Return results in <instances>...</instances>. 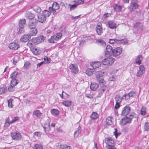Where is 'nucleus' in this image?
I'll return each mask as SVG.
<instances>
[{
  "mask_svg": "<svg viewBox=\"0 0 149 149\" xmlns=\"http://www.w3.org/2000/svg\"><path fill=\"white\" fill-rule=\"evenodd\" d=\"M104 74V72H97L96 73V78L100 84V89L102 91H101L102 94L104 92L107 88L106 86L105 85V81L103 78Z\"/></svg>",
  "mask_w": 149,
  "mask_h": 149,
  "instance_id": "f257e3e1",
  "label": "nucleus"
},
{
  "mask_svg": "<svg viewBox=\"0 0 149 149\" xmlns=\"http://www.w3.org/2000/svg\"><path fill=\"white\" fill-rule=\"evenodd\" d=\"M115 59L111 57H109L103 59L102 63L105 65H112L114 62Z\"/></svg>",
  "mask_w": 149,
  "mask_h": 149,
  "instance_id": "f03ea898",
  "label": "nucleus"
},
{
  "mask_svg": "<svg viewBox=\"0 0 149 149\" xmlns=\"http://www.w3.org/2000/svg\"><path fill=\"white\" fill-rule=\"evenodd\" d=\"M122 52V49L120 47H118L116 48L113 49L111 55L114 57H116L120 55Z\"/></svg>",
  "mask_w": 149,
  "mask_h": 149,
  "instance_id": "7ed1b4c3",
  "label": "nucleus"
},
{
  "mask_svg": "<svg viewBox=\"0 0 149 149\" xmlns=\"http://www.w3.org/2000/svg\"><path fill=\"white\" fill-rule=\"evenodd\" d=\"M131 110V107L129 105H126L122 109L121 115L125 116L128 115Z\"/></svg>",
  "mask_w": 149,
  "mask_h": 149,
  "instance_id": "20e7f679",
  "label": "nucleus"
},
{
  "mask_svg": "<svg viewBox=\"0 0 149 149\" xmlns=\"http://www.w3.org/2000/svg\"><path fill=\"white\" fill-rule=\"evenodd\" d=\"M131 121V118H129L128 116H126L121 120L120 123L123 125H125L127 124L130 123Z\"/></svg>",
  "mask_w": 149,
  "mask_h": 149,
  "instance_id": "39448f33",
  "label": "nucleus"
},
{
  "mask_svg": "<svg viewBox=\"0 0 149 149\" xmlns=\"http://www.w3.org/2000/svg\"><path fill=\"white\" fill-rule=\"evenodd\" d=\"M11 136L13 140H19L21 139V135L20 133L17 132H13L11 133Z\"/></svg>",
  "mask_w": 149,
  "mask_h": 149,
  "instance_id": "423d86ee",
  "label": "nucleus"
},
{
  "mask_svg": "<svg viewBox=\"0 0 149 149\" xmlns=\"http://www.w3.org/2000/svg\"><path fill=\"white\" fill-rule=\"evenodd\" d=\"M38 21L35 18L29 20L28 26L30 28H33L35 27L37 24Z\"/></svg>",
  "mask_w": 149,
  "mask_h": 149,
  "instance_id": "0eeeda50",
  "label": "nucleus"
},
{
  "mask_svg": "<svg viewBox=\"0 0 149 149\" xmlns=\"http://www.w3.org/2000/svg\"><path fill=\"white\" fill-rule=\"evenodd\" d=\"M96 30L97 33L99 35L102 34L103 33V28L101 23H98L96 27Z\"/></svg>",
  "mask_w": 149,
  "mask_h": 149,
  "instance_id": "6e6552de",
  "label": "nucleus"
},
{
  "mask_svg": "<svg viewBox=\"0 0 149 149\" xmlns=\"http://www.w3.org/2000/svg\"><path fill=\"white\" fill-rule=\"evenodd\" d=\"M69 68L72 73L75 74L78 73V70L77 66V65L71 64L70 65Z\"/></svg>",
  "mask_w": 149,
  "mask_h": 149,
  "instance_id": "1a4fd4ad",
  "label": "nucleus"
},
{
  "mask_svg": "<svg viewBox=\"0 0 149 149\" xmlns=\"http://www.w3.org/2000/svg\"><path fill=\"white\" fill-rule=\"evenodd\" d=\"M31 37L29 34H25L21 37L20 39V41L23 42H26L30 39Z\"/></svg>",
  "mask_w": 149,
  "mask_h": 149,
  "instance_id": "9d476101",
  "label": "nucleus"
},
{
  "mask_svg": "<svg viewBox=\"0 0 149 149\" xmlns=\"http://www.w3.org/2000/svg\"><path fill=\"white\" fill-rule=\"evenodd\" d=\"M113 49V47L109 45H107L106 47V55L111 56V54Z\"/></svg>",
  "mask_w": 149,
  "mask_h": 149,
  "instance_id": "9b49d317",
  "label": "nucleus"
},
{
  "mask_svg": "<svg viewBox=\"0 0 149 149\" xmlns=\"http://www.w3.org/2000/svg\"><path fill=\"white\" fill-rule=\"evenodd\" d=\"M19 47V46L18 44L15 42L11 43L9 46V48L12 50H16Z\"/></svg>",
  "mask_w": 149,
  "mask_h": 149,
  "instance_id": "f8f14e48",
  "label": "nucleus"
},
{
  "mask_svg": "<svg viewBox=\"0 0 149 149\" xmlns=\"http://www.w3.org/2000/svg\"><path fill=\"white\" fill-rule=\"evenodd\" d=\"M138 5L137 3L132 2L130 5V11H132L135 10L136 9L138 8Z\"/></svg>",
  "mask_w": 149,
  "mask_h": 149,
  "instance_id": "ddd939ff",
  "label": "nucleus"
},
{
  "mask_svg": "<svg viewBox=\"0 0 149 149\" xmlns=\"http://www.w3.org/2000/svg\"><path fill=\"white\" fill-rule=\"evenodd\" d=\"M128 118L131 119L132 121L133 120L134 122L137 121L138 120V117L136 114L134 112H132L129 115Z\"/></svg>",
  "mask_w": 149,
  "mask_h": 149,
  "instance_id": "4468645a",
  "label": "nucleus"
},
{
  "mask_svg": "<svg viewBox=\"0 0 149 149\" xmlns=\"http://www.w3.org/2000/svg\"><path fill=\"white\" fill-rule=\"evenodd\" d=\"M38 17V21L42 23H44L45 22L46 18L42 15H39Z\"/></svg>",
  "mask_w": 149,
  "mask_h": 149,
  "instance_id": "2eb2a0df",
  "label": "nucleus"
},
{
  "mask_svg": "<svg viewBox=\"0 0 149 149\" xmlns=\"http://www.w3.org/2000/svg\"><path fill=\"white\" fill-rule=\"evenodd\" d=\"M25 16L26 19H29V20L32 19H33L35 18L34 17V15L29 12H26L25 15Z\"/></svg>",
  "mask_w": 149,
  "mask_h": 149,
  "instance_id": "dca6fc26",
  "label": "nucleus"
},
{
  "mask_svg": "<svg viewBox=\"0 0 149 149\" xmlns=\"http://www.w3.org/2000/svg\"><path fill=\"white\" fill-rule=\"evenodd\" d=\"M109 27L111 29H115L116 27V23L112 20H109L108 22Z\"/></svg>",
  "mask_w": 149,
  "mask_h": 149,
  "instance_id": "f3484780",
  "label": "nucleus"
},
{
  "mask_svg": "<svg viewBox=\"0 0 149 149\" xmlns=\"http://www.w3.org/2000/svg\"><path fill=\"white\" fill-rule=\"evenodd\" d=\"M16 32V33L18 35H20L22 33H24L25 32L24 28L19 26L17 28Z\"/></svg>",
  "mask_w": 149,
  "mask_h": 149,
  "instance_id": "a211bd4d",
  "label": "nucleus"
},
{
  "mask_svg": "<svg viewBox=\"0 0 149 149\" xmlns=\"http://www.w3.org/2000/svg\"><path fill=\"white\" fill-rule=\"evenodd\" d=\"M58 40L57 38V37L55 35L52 36L51 38L48 40V41L50 43H55Z\"/></svg>",
  "mask_w": 149,
  "mask_h": 149,
  "instance_id": "6ab92c4d",
  "label": "nucleus"
},
{
  "mask_svg": "<svg viewBox=\"0 0 149 149\" xmlns=\"http://www.w3.org/2000/svg\"><path fill=\"white\" fill-rule=\"evenodd\" d=\"M99 87L98 84L95 83H91L90 86V88L93 91L96 90Z\"/></svg>",
  "mask_w": 149,
  "mask_h": 149,
  "instance_id": "aec40b11",
  "label": "nucleus"
},
{
  "mask_svg": "<svg viewBox=\"0 0 149 149\" xmlns=\"http://www.w3.org/2000/svg\"><path fill=\"white\" fill-rule=\"evenodd\" d=\"M30 29L31 30L30 31V33L29 34V35L31 36H36L38 32L37 29L35 27Z\"/></svg>",
  "mask_w": 149,
  "mask_h": 149,
  "instance_id": "412c9836",
  "label": "nucleus"
},
{
  "mask_svg": "<svg viewBox=\"0 0 149 149\" xmlns=\"http://www.w3.org/2000/svg\"><path fill=\"white\" fill-rule=\"evenodd\" d=\"M121 41V40H118L117 39H110L109 40V42L110 44H118V43H120V42Z\"/></svg>",
  "mask_w": 149,
  "mask_h": 149,
  "instance_id": "4be33fe9",
  "label": "nucleus"
},
{
  "mask_svg": "<svg viewBox=\"0 0 149 149\" xmlns=\"http://www.w3.org/2000/svg\"><path fill=\"white\" fill-rule=\"evenodd\" d=\"M62 33H64V34H65L66 33V31L65 30H62L61 32L57 33L56 35H55L57 37V38L58 40L61 38L62 36Z\"/></svg>",
  "mask_w": 149,
  "mask_h": 149,
  "instance_id": "5701e85b",
  "label": "nucleus"
},
{
  "mask_svg": "<svg viewBox=\"0 0 149 149\" xmlns=\"http://www.w3.org/2000/svg\"><path fill=\"white\" fill-rule=\"evenodd\" d=\"M113 120V118L111 117H109L107 118L106 123L109 125H111L113 124L112 120Z\"/></svg>",
  "mask_w": 149,
  "mask_h": 149,
  "instance_id": "b1692460",
  "label": "nucleus"
},
{
  "mask_svg": "<svg viewBox=\"0 0 149 149\" xmlns=\"http://www.w3.org/2000/svg\"><path fill=\"white\" fill-rule=\"evenodd\" d=\"M26 24V21L25 19H22L19 22V26L23 27L24 28V26Z\"/></svg>",
  "mask_w": 149,
  "mask_h": 149,
  "instance_id": "393cba45",
  "label": "nucleus"
},
{
  "mask_svg": "<svg viewBox=\"0 0 149 149\" xmlns=\"http://www.w3.org/2000/svg\"><path fill=\"white\" fill-rule=\"evenodd\" d=\"M123 97L120 96L119 95H116L115 98L116 102L120 103Z\"/></svg>",
  "mask_w": 149,
  "mask_h": 149,
  "instance_id": "a878e982",
  "label": "nucleus"
},
{
  "mask_svg": "<svg viewBox=\"0 0 149 149\" xmlns=\"http://www.w3.org/2000/svg\"><path fill=\"white\" fill-rule=\"evenodd\" d=\"M51 113L53 115L57 116L59 114V111L57 109H53L51 110Z\"/></svg>",
  "mask_w": 149,
  "mask_h": 149,
  "instance_id": "bb28decb",
  "label": "nucleus"
},
{
  "mask_svg": "<svg viewBox=\"0 0 149 149\" xmlns=\"http://www.w3.org/2000/svg\"><path fill=\"white\" fill-rule=\"evenodd\" d=\"M27 45L30 48V49L32 50L33 48H34V47L35 45L33 42L31 40L27 43Z\"/></svg>",
  "mask_w": 149,
  "mask_h": 149,
  "instance_id": "cd10ccee",
  "label": "nucleus"
},
{
  "mask_svg": "<svg viewBox=\"0 0 149 149\" xmlns=\"http://www.w3.org/2000/svg\"><path fill=\"white\" fill-rule=\"evenodd\" d=\"M44 131L46 134H48L49 133V131L50 130L49 125H48L47 126H43Z\"/></svg>",
  "mask_w": 149,
  "mask_h": 149,
  "instance_id": "c85d7f7f",
  "label": "nucleus"
},
{
  "mask_svg": "<svg viewBox=\"0 0 149 149\" xmlns=\"http://www.w3.org/2000/svg\"><path fill=\"white\" fill-rule=\"evenodd\" d=\"M99 116V115L96 112H93L90 116V118L93 119L95 120Z\"/></svg>",
  "mask_w": 149,
  "mask_h": 149,
  "instance_id": "c756f323",
  "label": "nucleus"
},
{
  "mask_svg": "<svg viewBox=\"0 0 149 149\" xmlns=\"http://www.w3.org/2000/svg\"><path fill=\"white\" fill-rule=\"evenodd\" d=\"M49 8H52L53 9L58 10L59 8V5L57 2H55L53 3L52 7Z\"/></svg>",
  "mask_w": 149,
  "mask_h": 149,
  "instance_id": "7c9ffc66",
  "label": "nucleus"
},
{
  "mask_svg": "<svg viewBox=\"0 0 149 149\" xmlns=\"http://www.w3.org/2000/svg\"><path fill=\"white\" fill-rule=\"evenodd\" d=\"M33 114L37 117L40 118L42 116V113L40 112L39 110H37L33 112Z\"/></svg>",
  "mask_w": 149,
  "mask_h": 149,
  "instance_id": "2f4dec72",
  "label": "nucleus"
},
{
  "mask_svg": "<svg viewBox=\"0 0 149 149\" xmlns=\"http://www.w3.org/2000/svg\"><path fill=\"white\" fill-rule=\"evenodd\" d=\"M32 9L33 10L38 13H40L41 11L40 8L37 6H35L32 8Z\"/></svg>",
  "mask_w": 149,
  "mask_h": 149,
  "instance_id": "473e14b6",
  "label": "nucleus"
},
{
  "mask_svg": "<svg viewBox=\"0 0 149 149\" xmlns=\"http://www.w3.org/2000/svg\"><path fill=\"white\" fill-rule=\"evenodd\" d=\"M42 15L46 18L47 17H48L50 15L51 13L49 11L45 10L43 11Z\"/></svg>",
  "mask_w": 149,
  "mask_h": 149,
  "instance_id": "72a5a7b5",
  "label": "nucleus"
},
{
  "mask_svg": "<svg viewBox=\"0 0 149 149\" xmlns=\"http://www.w3.org/2000/svg\"><path fill=\"white\" fill-rule=\"evenodd\" d=\"M91 92L90 90L86 91L85 93L86 97L90 99L92 98H93V97L92 95H91Z\"/></svg>",
  "mask_w": 149,
  "mask_h": 149,
  "instance_id": "f704fd0d",
  "label": "nucleus"
},
{
  "mask_svg": "<svg viewBox=\"0 0 149 149\" xmlns=\"http://www.w3.org/2000/svg\"><path fill=\"white\" fill-rule=\"evenodd\" d=\"M142 58V56L141 55L138 56L137 58L136 59V63L139 65L140 64Z\"/></svg>",
  "mask_w": 149,
  "mask_h": 149,
  "instance_id": "c9c22d12",
  "label": "nucleus"
},
{
  "mask_svg": "<svg viewBox=\"0 0 149 149\" xmlns=\"http://www.w3.org/2000/svg\"><path fill=\"white\" fill-rule=\"evenodd\" d=\"M71 102L70 100H67L63 102L62 104L65 107H69L70 106Z\"/></svg>",
  "mask_w": 149,
  "mask_h": 149,
  "instance_id": "e433bc0d",
  "label": "nucleus"
},
{
  "mask_svg": "<svg viewBox=\"0 0 149 149\" xmlns=\"http://www.w3.org/2000/svg\"><path fill=\"white\" fill-rule=\"evenodd\" d=\"M135 95V93L133 91H130L129 93L127 94H125L123 97H126L127 95L129 97H133L134 95Z\"/></svg>",
  "mask_w": 149,
  "mask_h": 149,
  "instance_id": "4c0bfd02",
  "label": "nucleus"
},
{
  "mask_svg": "<svg viewBox=\"0 0 149 149\" xmlns=\"http://www.w3.org/2000/svg\"><path fill=\"white\" fill-rule=\"evenodd\" d=\"M115 11L119 12L122 9L121 7L120 6H118L116 4H115L113 7Z\"/></svg>",
  "mask_w": 149,
  "mask_h": 149,
  "instance_id": "58836bf2",
  "label": "nucleus"
},
{
  "mask_svg": "<svg viewBox=\"0 0 149 149\" xmlns=\"http://www.w3.org/2000/svg\"><path fill=\"white\" fill-rule=\"evenodd\" d=\"M18 80H17L16 78L12 79L10 83V85H13V86H15L18 83L17 82Z\"/></svg>",
  "mask_w": 149,
  "mask_h": 149,
  "instance_id": "ea45409f",
  "label": "nucleus"
},
{
  "mask_svg": "<svg viewBox=\"0 0 149 149\" xmlns=\"http://www.w3.org/2000/svg\"><path fill=\"white\" fill-rule=\"evenodd\" d=\"M37 38L38 40V43H39L43 42L45 40L44 37L42 35H41Z\"/></svg>",
  "mask_w": 149,
  "mask_h": 149,
  "instance_id": "a19ab883",
  "label": "nucleus"
},
{
  "mask_svg": "<svg viewBox=\"0 0 149 149\" xmlns=\"http://www.w3.org/2000/svg\"><path fill=\"white\" fill-rule=\"evenodd\" d=\"M144 130L145 131H148L149 130V123L146 122L144 124Z\"/></svg>",
  "mask_w": 149,
  "mask_h": 149,
  "instance_id": "79ce46f5",
  "label": "nucleus"
},
{
  "mask_svg": "<svg viewBox=\"0 0 149 149\" xmlns=\"http://www.w3.org/2000/svg\"><path fill=\"white\" fill-rule=\"evenodd\" d=\"M68 6L70 7V11H72L74 10L76 8L77 6V5L76 4H74L73 5H71L70 4H69Z\"/></svg>",
  "mask_w": 149,
  "mask_h": 149,
  "instance_id": "37998d69",
  "label": "nucleus"
},
{
  "mask_svg": "<svg viewBox=\"0 0 149 149\" xmlns=\"http://www.w3.org/2000/svg\"><path fill=\"white\" fill-rule=\"evenodd\" d=\"M49 10L50 13H52L53 15L56 16L57 15V12H56V10L54 9L51 8H49Z\"/></svg>",
  "mask_w": 149,
  "mask_h": 149,
  "instance_id": "c03bdc74",
  "label": "nucleus"
},
{
  "mask_svg": "<svg viewBox=\"0 0 149 149\" xmlns=\"http://www.w3.org/2000/svg\"><path fill=\"white\" fill-rule=\"evenodd\" d=\"M97 43L102 46L106 45V42L102 39H99L97 41Z\"/></svg>",
  "mask_w": 149,
  "mask_h": 149,
  "instance_id": "a18cd8bd",
  "label": "nucleus"
},
{
  "mask_svg": "<svg viewBox=\"0 0 149 149\" xmlns=\"http://www.w3.org/2000/svg\"><path fill=\"white\" fill-rule=\"evenodd\" d=\"M146 108L145 107H142L141 109V113L142 115H145L146 113Z\"/></svg>",
  "mask_w": 149,
  "mask_h": 149,
  "instance_id": "49530a36",
  "label": "nucleus"
},
{
  "mask_svg": "<svg viewBox=\"0 0 149 149\" xmlns=\"http://www.w3.org/2000/svg\"><path fill=\"white\" fill-rule=\"evenodd\" d=\"M100 65V62H94L93 64V68H98L99 66V65Z\"/></svg>",
  "mask_w": 149,
  "mask_h": 149,
  "instance_id": "de8ad7c7",
  "label": "nucleus"
},
{
  "mask_svg": "<svg viewBox=\"0 0 149 149\" xmlns=\"http://www.w3.org/2000/svg\"><path fill=\"white\" fill-rule=\"evenodd\" d=\"M6 90V86H3L2 87L0 88V95L2 93H4Z\"/></svg>",
  "mask_w": 149,
  "mask_h": 149,
  "instance_id": "09e8293b",
  "label": "nucleus"
},
{
  "mask_svg": "<svg viewBox=\"0 0 149 149\" xmlns=\"http://www.w3.org/2000/svg\"><path fill=\"white\" fill-rule=\"evenodd\" d=\"M86 73L88 75L90 76L93 74V72L92 70L88 69L86 70Z\"/></svg>",
  "mask_w": 149,
  "mask_h": 149,
  "instance_id": "8fccbe9b",
  "label": "nucleus"
},
{
  "mask_svg": "<svg viewBox=\"0 0 149 149\" xmlns=\"http://www.w3.org/2000/svg\"><path fill=\"white\" fill-rule=\"evenodd\" d=\"M115 131L113 132L114 134L115 135L116 138H117L118 136L121 134V133L120 132H118L117 131V129L116 128H115Z\"/></svg>",
  "mask_w": 149,
  "mask_h": 149,
  "instance_id": "3c124183",
  "label": "nucleus"
},
{
  "mask_svg": "<svg viewBox=\"0 0 149 149\" xmlns=\"http://www.w3.org/2000/svg\"><path fill=\"white\" fill-rule=\"evenodd\" d=\"M18 74V72L17 71H15L10 75V78L12 79L15 78Z\"/></svg>",
  "mask_w": 149,
  "mask_h": 149,
  "instance_id": "603ef678",
  "label": "nucleus"
},
{
  "mask_svg": "<svg viewBox=\"0 0 149 149\" xmlns=\"http://www.w3.org/2000/svg\"><path fill=\"white\" fill-rule=\"evenodd\" d=\"M15 86H13V85H10L8 88V91L10 92L14 91L15 89Z\"/></svg>",
  "mask_w": 149,
  "mask_h": 149,
  "instance_id": "864d4df0",
  "label": "nucleus"
},
{
  "mask_svg": "<svg viewBox=\"0 0 149 149\" xmlns=\"http://www.w3.org/2000/svg\"><path fill=\"white\" fill-rule=\"evenodd\" d=\"M74 2L76 3L77 6L78 5L82 4L84 3V0H75Z\"/></svg>",
  "mask_w": 149,
  "mask_h": 149,
  "instance_id": "5fc2aeb1",
  "label": "nucleus"
},
{
  "mask_svg": "<svg viewBox=\"0 0 149 149\" xmlns=\"http://www.w3.org/2000/svg\"><path fill=\"white\" fill-rule=\"evenodd\" d=\"M34 146L35 149H43L42 146L41 145L36 144Z\"/></svg>",
  "mask_w": 149,
  "mask_h": 149,
  "instance_id": "6e6d98bb",
  "label": "nucleus"
},
{
  "mask_svg": "<svg viewBox=\"0 0 149 149\" xmlns=\"http://www.w3.org/2000/svg\"><path fill=\"white\" fill-rule=\"evenodd\" d=\"M13 100V99H10L8 100V104L9 107H10L11 108L13 107V105L12 104V101Z\"/></svg>",
  "mask_w": 149,
  "mask_h": 149,
  "instance_id": "4d7b16f0",
  "label": "nucleus"
},
{
  "mask_svg": "<svg viewBox=\"0 0 149 149\" xmlns=\"http://www.w3.org/2000/svg\"><path fill=\"white\" fill-rule=\"evenodd\" d=\"M112 139L110 137L106 138L105 139V142L107 145L109 144V142Z\"/></svg>",
  "mask_w": 149,
  "mask_h": 149,
  "instance_id": "13d9d810",
  "label": "nucleus"
},
{
  "mask_svg": "<svg viewBox=\"0 0 149 149\" xmlns=\"http://www.w3.org/2000/svg\"><path fill=\"white\" fill-rule=\"evenodd\" d=\"M31 40L35 45L39 44V43H38V40L37 39V38H33Z\"/></svg>",
  "mask_w": 149,
  "mask_h": 149,
  "instance_id": "bf43d9fd",
  "label": "nucleus"
},
{
  "mask_svg": "<svg viewBox=\"0 0 149 149\" xmlns=\"http://www.w3.org/2000/svg\"><path fill=\"white\" fill-rule=\"evenodd\" d=\"M31 50L33 52L35 55H37L39 54L38 52L37 51V49L36 48H33Z\"/></svg>",
  "mask_w": 149,
  "mask_h": 149,
  "instance_id": "052dcab7",
  "label": "nucleus"
},
{
  "mask_svg": "<svg viewBox=\"0 0 149 149\" xmlns=\"http://www.w3.org/2000/svg\"><path fill=\"white\" fill-rule=\"evenodd\" d=\"M19 119V118L17 116L14 117V118L12 120L10 121V123H12L17 121Z\"/></svg>",
  "mask_w": 149,
  "mask_h": 149,
  "instance_id": "680f3d73",
  "label": "nucleus"
},
{
  "mask_svg": "<svg viewBox=\"0 0 149 149\" xmlns=\"http://www.w3.org/2000/svg\"><path fill=\"white\" fill-rule=\"evenodd\" d=\"M139 70L140 71H142L143 73L145 72V68L144 66L143 65H140L139 66Z\"/></svg>",
  "mask_w": 149,
  "mask_h": 149,
  "instance_id": "e2e57ef3",
  "label": "nucleus"
},
{
  "mask_svg": "<svg viewBox=\"0 0 149 149\" xmlns=\"http://www.w3.org/2000/svg\"><path fill=\"white\" fill-rule=\"evenodd\" d=\"M143 72L142 71L139 70L136 74V76L137 77H140L142 76Z\"/></svg>",
  "mask_w": 149,
  "mask_h": 149,
  "instance_id": "0e129e2a",
  "label": "nucleus"
},
{
  "mask_svg": "<svg viewBox=\"0 0 149 149\" xmlns=\"http://www.w3.org/2000/svg\"><path fill=\"white\" fill-rule=\"evenodd\" d=\"M120 103L116 102V104L114 107V109H118L120 107Z\"/></svg>",
  "mask_w": 149,
  "mask_h": 149,
  "instance_id": "69168bd1",
  "label": "nucleus"
},
{
  "mask_svg": "<svg viewBox=\"0 0 149 149\" xmlns=\"http://www.w3.org/2000/svg\"><path fill=\"white\" fill-rule=\"evenodd\" d=\"M108 149H116V148L114 147L113 145H108L107 147Z\"/></svg>",
  "mask_w": 149,
  "mask_h": 149,
  "instance_id": "338daca9",
  "label": "nucleus"
},
{
  "mask_svg": "<svg viewBox=\"0 0 149 149\" xmlns=\"http://www.w3.org/2000/svg\"><path fill=\"white\" fill-rule=\"evenodd\" d=\"M30 63L29 62H26L25 63L24 67L26 68H27L28 66L30 65Z\"/></svg>",
  "mask_w": 149,
  "mask_h": 149,
  "instance_id": "774afa93",
  "label": "nucleus"
}]
</instances>
